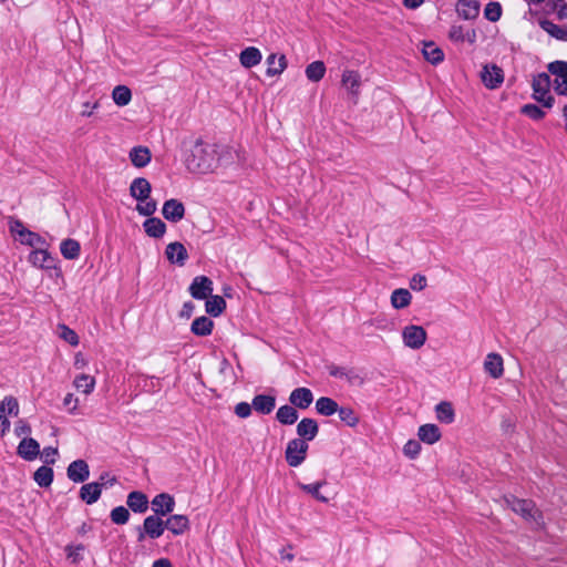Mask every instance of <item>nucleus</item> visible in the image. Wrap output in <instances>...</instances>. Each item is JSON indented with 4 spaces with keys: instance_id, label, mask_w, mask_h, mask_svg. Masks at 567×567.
I'll return each mask as SVG.
<instances>
[{
    "instance_id": "nucleus-41",
    "label": "nucleus",
    "mask_w": 567,
    "mask_h": 567,
    "mask_svg": "<svg viewBox=\"0 0 567 567\" xmlns=\"http://www.w3.org/2000/svg\"><path fill=\"white\" fill-rule=\"evenodd\" d=\"M112 99L116 105L125 106L132 100V92L126 85H117L113 89Z\"/></svg>"
},
{
    "instance_id": "nucleus-55",
    "label": "nucleus",
    "mask_w": 567,
    "mask_h": 567,
    "mask_svg": "<svg viewBox=\"0 0 567 567\" xmlns=\"http://www.w3.org/2000/svg\"><path fill=\"white\" fill-rule=\"evenodd\" d=\"M426 277L415 274L410 280V288L414 291H421L426 287Z\"/></svg>"
},
{
    "instance_id": "nucleus-57",
    "label": "nucleus",
    "mask_w": 567,
    "mask_h": 567,
    "mask_svg": "<svg viewBox=\"0 0 567 567\" xmlns=\"http://www.w3.org/2000/svg\"><path fill=\"white\" fill-rule=\"evenodd\" d=\"M59 451L56 447H44L42 452V457L45 464L51 465L55 463V457L58 456Z\"/></svg>"
},
{
    "instance_id": "nucleus-10",
    "label": "nucleus",
    "mask_w": 567,
    "mask_h": 567,
    "mask_svg": "<svg viewBox=\"0 0 567 567\" xmlns=\"http://www.w3.org/2000/svg\"><path fill=\"white\" fill-rule=\"evenodd\" d=\"M481 79L487 89L495 90L504 82V72L496 64H485L481 72Z\"/></svg>"
},
{
    "instance_id": "nucleus-51",
    "label": "nucleus",
    "mask_w": 567,
    "mask_h": 567,
    "mask_svg": "<svg viewBox=\"0 0 567 567\" xmlns=\"http://www.w3.org/2000/svg\"><path fill=\"white\" fill-rule=\"evenodd\" d=\"M84 549L85 547L82 544H79L76 546L69 545L65 547L66 556L69 559L72 560L73 564H76L83 559L82 554Z\"/></svg>"
},
{
    "instance_id": "nucleus-20",
    "label": "nucleus",
    "mask_w": 567,
    "mask_h": 567,
    "mask_svg": "<svg viewBox=\"0 0 567 567\" xmlns=\"http://www.w3.org/2000/svg\"><path fill=\"white\" fill-rule=\"evenodd\" d=\"M189 528L188 517L185 515H172L165 520V529L174 535H182Z\"/></svg>"
},
{
    "instance_id": "nucleus-32",
    "label": "nucleus",
    "mask_w": 567,
    "mask_h": 567,
    "mask_svg": "<svg viewBox=\"0 0 567 567\" xmlns=\"http://www.w3.org/2000/svg\"><path fill=\"white\" fill-rule=\"evenodd\" d=\"M29 261L35 267L50 269L52 267L53 259L47 250L37 249L31 251L29 255Z\"/></svg>"
},
{
    "instance_id": "nucleus-25",
    "label": "nucleus",
    "mask_w": 567,
    "mask_h": 567,
    "mask_svg": "<svg viewBox=\"0 0 567 567\" xmlns=\"http://www.w3.org/2000/svg\"><path fill=\"white\" fill-rule=\"evenodd\" d=\"M341 84L353 96H358L359 95V89L361 86V75L357 71L346 70L342 73Z\"/></svg>"
},
{
    "instance_id": "nucleus-58",
    "label": "nucleus",
    "mask_w": 567,
    "mask_h": 567,
    "mask_svg": "<svg viewBox=\"0 0 567 567\" xmlns=\"http://www.w3.org/2000/svg\"><path fill=\"white\" fill-rule=\"evenodd\" d=\"M553 9L556 11L559 20L567 19V2L565 0H555Z\"/></svg>"
},
{
    "instance_id": "nucleus-33",
    "label": "nucleus",
    "mask_w": 567,
    "mask_h": 567,
    "mask_svg": "<svg viewBox=\"0 0 567 567\" xmlns=\"http://www.w3.org/2000/svg\"><path fill=\"white\" fill-rule=\"evenodd\" d=\"M338 403L328 396H321L316 401V411L323 416H331L338 411Z\"/></svg>"
},
{
    "instance_id": "nucleus-62",
    "label": "nucleus",
    "mask_w": 567,
    "mask_h": 567,
    "mask_svg": "<svg viewBox=\"0 0 567 567\" xmlns=\"http://www.w3.org/2000/svg\"><path fill=\"white\" fill-rule=\"evenodd\" d=\"M450 39L453 41H463L464 34L462 27H452L450 30Z\"/></svg>"
},
{
    "instance_id": "nucleus-48",
    "label": "nucleus",
    "mask_w": 567,
    "mask_h": 567,
    "mask_svg": "<svg viewBox=\"0 0 567 567\" xmlns=\"http://www.w3.org/2000/svg\"><path fill=\"white\" fill-rule=\"evenodd\" d=\"M111 520L116 525H124L130 519V512L124 506H117L111 511Z\"/></svg>"
},
{
    "instance_id": "nucleus-44",
    "label": "nucleus",
    "mask_w": 567,
    "mask_h": 567,
    "mask_svg": "<svg viewBox=\"0 0 567 567\" xmlns=\"http://www.w3.org/2000/svg\"><path fill=\"white\" fill-rule=\"evenodd\" d=\"M326 484L324 481L322 482H317V483H313V484H303V483H299L298 486L306 493L310 494L312 497H315L317 501L319 502H322V503H327L329 499L328 497L323 496L321 493H320V488Z\"/></svg>"
},
{
    "instance_id": "nucleus-47",
    "label": "nucleus",
    "mask_w": 567,
    "mask_h": 567,
    "mask_svg": "<svg viewBox=\"0 0 567 567\" xmlns=\"http://www.w3.org/2000/svg\"><path fill=\"white\" fill-rule=\"evenodd\" d=\"M484 17L491 22L498 21L502 17L501 3L496 1L488 2L484 9Z\"/></svg>"
},
{
    "instance_id": "nucleus-31",
    "label": "nucleus",
    "mask_w": 567,
    "mask_h": 567,
    "mask_svg": "<svg viewBox=\"0 0 567 567\" xmlns=\"http://www.w3.org/2000/svg\"><path fill=\"white\" fill-rule=\"evenodd\" d=\"M423 56L432 64H439L444 60L443 51L433 42H425L422 49Z\"/></svg>"
},
{
    "instance_id": "nucleus-11",
    "label": "nucleus",
    "mask_w": 567,
    "mask_h": 567,
    "mask_svg": "<svg viewBox=\"0 0 567 567\" xmlns=\"http://www.w3.org/2000/svg\"><path fill=\"white\" fill-rule=\"evenodd\" d=\"M188 291L194 299H207L213 292V281L206 276H197L193 279Z\"/></svg>"
},
{
    "instance_id": "nucleus-43",
    "label": "nucleus",
    "mask_w": 567,
    "mask_h": 567,
    "mask_svg": "<svg viewBox=\"0 0 567 567\" xmlns=\"http://www.w3.org/2000/svg\"><path fill=\"white\" fill-rule=\"evenodd\" d=\"M337 413L339 414V419L348 426L354 427L359 423V416L355 414L354 410L350 406H339Z\"/></svg>"
},
{
    "instance_id": "nucleus-30",
    "label": "nucleus",
    "mask_w": 567,
    "mask_h": 567,
    "mask_svg": "<svg viewBox=\"0 0 567 567\" xmlns=\"http://www.w3.org/2000/svg\"><path fill=\"white\" fill-rule=\"evenodd\" d=\"M239 60L243 66L252 68L260 63L261 52L255 47H248L240 52Z\"/></svg>"
},
{
    "instance_id": "nucleus-60",
    "label": "nucleus",
    "mask_w": 567,
    "mask_h": 567,
    "mask_svg": "<svg viewBox=\"0 0 567 567\" xmlns=\"http://www.w3.org/2000/svg\"><path fill=\"white\" fill-rule=\"evenodd\" d=\"M14 434L17 436H28L29 434H31V426L29 425V423L24 420H19L16 424V427H14Z\"/></svg>"
},
{
    "instance_id": "nucleus-18",
    "label": "nucleus",
    "mask_w": 567,
    "mask_h": 567,
    "mask_svg": "<svg viewBox=\"0 0 567 567\" xmlns=\"http://www.w3.org/2000/svg\"><path fill=\"white\" fill-rule=\"evenodd\" d=\"M319 432L318 422L311 417H303L297 425V434L298 439L307 441H312Z\"/></svg>"
},
{
    "instance_id": "nucleus-29",
    "label": "nucleus",
    "mask_w": 567,
    "mask_h": 567,
    "mask_svg": "<svg viewBox=\"0 0 567 567\" xmlns=\"http://www.w3.org/2000/svg\"><path fill=\"white\" fill-rule=\"evenodd\" d=\"M299 414L291 404H285L277 410L276 419L282 425H292L297 422Z\"/></svg>"
},
{
    "instance_id": "nucleus-8",
    "label": "nucleus",
    "mask_w": 567,
    "mask_h": 567,
    "mask_svg": "<svg viewBox=\"0 0 567 567\" xmlns=\"http://www.w3.org/2000/svg\"><path fill=\"white\" fill-rule=\"evenodd\" d=\"M548 72L555 76L554 89L558 95L567 96V62L556 60L547 65Z\"/></svg>"
},
{
    "instance_id": "nucleus-24",
    "label": "nucleus",
    "mask_w": 567,
    "mask_h": 567,
    "mask_svg": "<svg viewBox=\"0 0 567 567\" xmlns=\"http://www.w3.org/2000/svg\"><path fill=\"white\" fill-rule=\"evenodd\" d=\"M456 12L465 20L475 19L480 12V3L476 0H458Z\"/></svg>"
},
{
    "instance_id": "nucleus-56",
    "label": "nucleus",
    "mask_w": 567,
    "mask_h": 567,
    "mask_svg": "<svg viewBox=\"0 0 567 567\" xmlns=\"http://www.w3.org/2000/svg\"><path fill=\"white\" fill-rule=\"evenodd\" d=\"M252 403L240 402L235 406V413L241 419H246L251 414Z\"/></svg>"
},
{
    "instance_id": "nucleus-45",
    "label": "nucleus",
    "mask_w": 567,
    "mask_h": 567,
    "mask_svg": "<svg viewBox=\"0 0 567 567\" xmlns=\"http://www.w3.org/2000/svg\"><path fill=\"white\" fill-rule=\"evenodd\" d=\"M74 385L85 394H90L95 386V379L89 374H81L75 378Z\"/></svg>"
},
{
    "instance_id": "nucleus-17",
    "label": "nucleus",
    "mask_w": 567,
    "mask_h": 567,
    "mask_svg": "<svg viewBox=\"0 0 567 567\" xmlns=\"http://www.w3.org/2000/svg\"><path fill=\"white\" fill-rule=\"evenodd\" d=\"M313 401V394L310 389L301 386L291 391L289 402L295 408L306 410Z\"/></svg>"
},
{
    "instance_id": "nucleus-28",
    "label": "nucleus",
    "mask_w": 567,
    "mask_h": 567,
    "mask_svg": "<svg viewBox=\"0 0 567 567\" xmlns=\"http://www.w3.org/2000/svg\"><path fill=\"white\" fill-rule=\"evenodd\" d=\"M214 322L206 316L196 318L190 326V331L198 337H207L212 333Z\"/></svg>"
},
{
    "instance_id": "nucleus-2",
    "label": "nucleus",
    "mask_w": 567,
    "mask_h": 567,
    "mask_svg": "<svg viewBox=\"0 0 567 567\" xmlns=\"http://www.w3.org/2000/svg\"><path fill=\"white\" fill-rule=\"evenodd\" d=\"M152 186L151 183L144 177H136L130 185V195L138 202L136 210L142 216H152L156 209L157 204L151 199Z\"/></svg>"
},
{
    "instance_id": "nucleus-3",
    "label": "nucleus",
    "mask_w": 567,
    "mask_h": 567,
    "mask_svg": "<svg viewBox=\"0 0 567 567\" xmlns=\"http://www.w3.org/2000/svg\"><path fill=\"white\" fill-rule=\"evenodd\" d=\"M505 503L512 508L513 512L520 515L528 522H534L537 525L542 524L543 515L537 509L535 503L530 499H520L515 496L505 497Z\"/></svg>"
},
{
    "instance_id": "nucleus-12",
    "label": "nucleus",
    "mask_w": 567,
    "mask_h": 567,
    "mask_svg": "<svg viewBox=\"0 0 567 567\" xmlns=\"http://www.w3.org/2000/svg\"><path fill=\"white\" fill-rule=\"evenodd\" d=\"M175 508V499L171 494L161 493L152 499V511L156 516H166Z\"/></svg>"
},
{
    "instance_id": "nucleus-37",
    "label": "nucleus",
    "mask_w": 567,
    "mask_h": 567,
    "mask_svg": "<svg viewBox=\"0 0 567 567\" xmlns=\"http://www.w3.org/2000/svg\"><path fill=\"white\" fill-rule=\"evenodd\" d=\"M268 69L266 71L267 75L274 76L284 72L287 68V60L285 55H280L277 59L276 54H270L267 58Z\"/></svg>"
},
{
    "instance_id": "nucleus-5",
    "label": "nucleus",
    "mask_w": 567,
    "mask_h": 567,
    "mask_svg": "<svg viewBox=\"0 0 567 567\" xmlns=\"http://www.w3.org/2000/svg\"><path fill=\"white\" fill-rule=\"evenodd\" d=\"M109 473H102L99 482L87 483L80 488V498L87 505H92L99 501L102 494V488L113 486L116 483V477L110 478L104 483V477H107Z\"/></svg>"
},
{
    "instance_id": "nucleus-49",
    "label": "nucleus",
    "mask_w": 567,
    "mask_h": 567,
    "mask_svg": "<svg viewBox=\"0 0 567 567\" xmlns=\"http://www.w3.org/2000/svg\"><path fill=\"white\" fill-rule=\"evenodd\" d=\"M520 112L535 121L542 120L545 116V112L536 104H525L522 106Z\"/></svg>"
},
{
    "instance_id": "nucleus-19",
    "label": "nucleus",
    "mask_w": 567,
    "mask_h": 567,
    "mask_svg": "<svg viewBox=\"0 0 567 567\" xmlns=\"http://www.w3.org/2000/svg\"><path fill=\"white\" fill-rule=\"evenodd\" d=\"M126 504L134 513L143 514L148 509V498L141 491H133L126 497Z\"/></svg>"
},
{
    "instance_id": "nucleus-15",
    "label": "nucleus",
    "mask_w": 567,
    "mask_h": 567,
    "mask_svg": "<svg viewBox=\"0 0 567 567\" xmlns=\"http://www.w3.org/2000/svg\"><path fill=\"white\" fill-rule=\"evenodd\" d=\"M66 475L74 483H84L90 477L89 464L84 460H75L69 464Z\"/></svg>"
},
{
    "instance_id": "nucleus-54",
    "label": "nucleus",
    "mask_w": 567,
    "mask_h": 567,
    "mask_svg": "<svg viewBox=\"0 0 567 567\" xmlns=\"http://www.w3.org/2000/svg\"><path fill=\"white\" fill-rule=\"evenodd\" d=\"M329 374L334 378H346L348 381H352V372L347 371L342 367H338L336 364H331L328 367Z\"/></svg>"
},
{
    "instance_id": "nucleus-21",
    "label": "nucleus",
    "mask_w": 567,
    "mask_h": 567,
    "mask_svg": "<svg viewBox=\"0 0 567 567\" xmlns=\"http://www.w3.org/2000/svg\"><path fill=\"white\" fill-rule=\"evenodd\" d=\"M252 408L260 414H269L276 406V398L268 394H257L252 399Z\"/></svg>"
},
{
    "instance_id": "nucleus-64",
    "label": "nucleus",
    "mask_w": 567,
    "mask_h": 567,
    "mask_svg": "<svg viewBox=\"0 0 567 567\" xmlns=\"http://www.w3.org/2000/svg\"><path fill=\"white\" fill-rule=\"evenodd\" d=\"M83 110L81 112L82 116H91L93 114V110L99 107V102H95L94 104H90V102H85L82 105Z\"/></svg>"
},
{
    "instance_id": "nucleus-27",
    "label": "nucleus",
    "mask_w": 567,
    "mask_h": 567,
    "mask_svg": "<svg viewBox=\"0 0 567 567\" xmlns=\"http://www.w3.org/2000/svg\"><path fill=\"white\" fill-rule=\"evenodd\" d=\"M151 151L145 146H135L130 152V159L135 167H145L151 162Z\"/></svg>"
},
{
    "instance_id": "nucleus-63",
    "label": "nucleus",
    "mask_w": 567,
    "mask_h": 567,
    "mask_svg": "<svg viewBox=\"0 0 567 567\" xmlns=\"http://www.w3.org/2000/svg\"><path fill=\"white\" fill-rule=\"evenodd\" d=\"M195 309V305L192 301H187L183 305L181 317L190 318Z\"/></svg>"
},
{
    "instance_id": "nucleus-39",
    "label": "nucleus",
    "mask_w": 567,
    "mask_h": 567,
    "mask_svg": "<svg viewBox=\"0 0 567 567\" xmlns=\"http://www.w3.org/2000/svg\"><path fill=\"white\" fill-rule=\"evenodd\" d=\"M206 312L213 317H218L226 308V301L220 296H210L205 303Z\"/></svg>"
},
{
    "instance_id": "nucleus-4",
    "label": "nucleus",
    "mask_w": 567,
    "mask_h": 567,
    "mask_svg": "<svg viewBox=\"0 0 567 567\" xmlns=\"http://www.w3.org/2000/svg\"><path fill=\"white\" fill-rule=\"evenodd\" d=\"M533 97L542 103L544 107L551 109L555 102L553 95L549 94L550 76L543 72L534 76L532 82Z\"/></svg>"
},
{
    "instance_id": "nucleus-38",
    "label": "nucleus",
    "mask_w": 567,
    "mask_h": 567,
    "mask_svg": "<svg viewBox=\"0 0 567 567\" xmlns=\"http://www.w3.org/2000/svg\"><path fill=\"white\" fill-rule=\"evenodd\" d=\"M53 470L50 466H40L33 473V480L40 487H49L53 482Z\"/></svg>"
},
{
    "instance_id": "nucleus-52",
    "label": "nucleus",
    "mask_w": 567,
    "mask_h": 567,
    "mask_svg": "<svg viewBox=\"0 0 567 567\" xmlns=\"http://www.w3.org/2000/svg\"><path fill=\"white\" fill-rule=\"evenodd\" d=\"M421 452V444L416 440H410L405 443L403 447V453L405 456L410 458H415Z\"/></svg>"
},
{
    "instance_id": "nucleus-40",
    "label": "nucleus",
    "mask_w": 567,
    "mask_h": 567,
    "mask_svg": "<svg viewBox=\"0 0 567 567\" xmlns=\"http://www.w3.org/2000/svg\"><path fill=\"white\" fill-rule=\"evenodd\" d=\"M306 76L311 82H319L326 73V65L322 61H315L307 65Z\"/></svg>"
},
{
    "instance_id": "nucleus-34",
    "label": "nucleus",
    "mask_w": 567,
    "mask_h": 567,
    "mask_svg": "<svg viewBox=\"0 0 567 567\" xmlns=\"http://www.w3.org/2000/svg\"><path fill=\"white\" fill-rule=\"evenodd\" d=\"M435 413H436V419L442 423L451 424L454 422L455 413H454V409L450 402H446V401L440 402L435 406Z\"/></svg>"
},
{
    "instance_id": "nucleus-1",
    "label": "nucleus",
    "mask_w": 567,
    "mask_h": 567,
    "mask_svg": "<svg viewBox=\"0 0 567 567\" xmlns=\"http://www.w3.org/2000/svg\"><path fill=\"white\" fill-rule=\"evenodd\" d=\"M216 151L214 145L196 141L185 157V165L192 173L205 174L216 166Z\"/></svg>"
},
{
    "instance_id": "nucleus-53",
    "label": "nucleus",
    "mask_w": 567,
    "mask_h": 567,
    "mask_svg": "<svg viewBox=\"0 0 567 567\" xmlns=\"http://www.w3.org/2000/svg\"><path fill=\"white\" fill-rule=\"evenodd\" d=\"M60 329H61L60 337L64 341H66L71 346H78L79 344V337H78V334L75 333L74 330L70 329L65 324H61Z\"/></svg>"
},
{
    "instance_id": "nucleus-59",
    "label": "nucleus",
    "mask_w": 567,
    "mask_h": 567,
    "mask_svg": "<svg viewBox=\"0 0 567 567\" xmlns=\"http://www.w3.org/2000/svg\"><path fill=\"white\" fill-rule=\"evenodd\" d=\"M10 231L18 236V238L21 236L22 231L27 228L24 227L23 223L20 219H17L14 217H9L8 220Z\"/></svg>"
},
{
    "instance_id": "nucleus-16",
    "label": "nucleus",
    "mask_w": 567,
    "mask_h": 567,
    "mask_svg": "<svg viewBox=\"0 0 567 567\" xmlns=\"http://www.w3.org/2000/svg\"><path fill=\"white\" fill-rule=\"evenodd\" d=\"M17 454L24 461H33L40 454V444L32 437H23L17 447Z\"/></svg>"
},
{
    "instance_id": "nucleus-36",
    "label": "nucleus",
    "mask_w": 567,
    "mask_h": 567,
    "mask_svg": "<svg viewBox=\"0 0 567 567\" xmlns=\"http://www.w3.org/2000/svg\"><path fill=\"white\" fill-rule=\"evenodd\" d=\"M60 250L65 259L73 260L80 256L81 246L75 239H64L61 243Z\"/></svg>"
},
{
    "instance_id": "nucleus-23",
    "label": "nucleus",
    "mask_w": 567,
    "mask_h": 567,
    "mask_svg": "<svg viewBox=\"0 0 567 567\" xmlns=\"http://www.w3.org/2000/svg\"><path fill=\"white\" fill-rule=\"evenodd\" d=\"M148 217L150 218L143 223L144 231L152 238H162L166 233L165 223L157 217Z\"/></svg>"
},
{
    "instance_id": "nucleus-13",
    "label": "nucleus",
    "mask_w": 567,
    "mask_h": 567,
    "mask_svg": "<svg viewBox=\"0 0 567 567\" xmlns=\"http://www.w3.org/2000/svg\"><path fill=\"white\" fill-rule=\"evenodd\" d=\"M162 214L166 220L178 223L185 216V206L181 200L171 198L164 203Z\"/></svg>"
},
{
    "instance_id": "nucleus-7",
    "label": "nucleus",
    "mask_w": 567,
    "mask_h": 567,
    "mask_svg": "<svg viewBox=\"0 0 567 567\" xmlns=\"http://www.w3.org/2000/svg\"><path fill=\"white\" fill-rule=\"evenodd\" d=\"M309 446L308 443L301 439L290 440L287 444L285 457L286 462L291 467H297L302 464L306 460L307 451Z\"/></svg>"
},
{
    "instance_id": "nucleus-46",
    "label": "nucleus",
    "mask_w": 567,
    "mask_h": 567,
    "mask_svg": "<svg viewBox=\"0 0 567 567\" xmlns=\"http://www.w3.org/2000/svg\"><path fill=\"white\" fill-rule=\"evenodd\" d=\"M0 413L2 415L7 413L9 415L17 416L19 414L18 400L12 395L4 396L3 400L0 402Z\"/></svg>"
},
{
    "instance_id": "nucleus-61",
    "label": "nucleus",
    "mask_w": 567,
    "mask_h": 567,
    "mask_svg": "<svg viewBox=\"0 0 567 567\" xmlns=\"http://www.w3.org/2000/svg\"><path fill=\"white\" fill-rule=\"evenodd\" d=\"M63 404L65 408L69 409L70 413H74V411L78 408V399L74 398L72 393H69L65 395V398L63 400Z\"/></svg>"
},
{
    "instance_id": "nucleus-6",
    "label": "nucleus",
    "mask_w": 567,
    "mask_h": 567,
    "mask_svg": "<svg viewBox=\"0 0 567 567\" xmlns=\"http://www.w3.org/2000/svg\"><path fill=\"white\" fill-rule=\"evenodd\" d=\"M164 532L165 520L159 516L150 515L144 519L143 525L137 527V540L143 542L146 536L152 539H157Z\"/></svg>"
},
{
    "instance_id": "nucleus-42",
    "label": "nucleus",
    "mask_w": 567,
    "mask_h": 567,
    "mask_svg": "<svg viewBox=\"0 0 567 567\" xmlns=\"http://www.w3.org/2000/svg\"><path fill=\"white\" fill-rule=\"evenodd\" d=\"M540 28L546 31L548 34H550L553 38L559 40V41H566V32L564 31V28L554 23L550 20H540L539 21Z\"/></svg>"
},
{
    "instance_id": "nucleus-26",
    "label": "nucleus",
    "mask_w": 567,
    "mask_h": 567,
    "mask_svg": "<svg viewBox=\"0 0 567 567\" xmlns=\"http://www.w3.org/2000/svg\"><path fill=\"white\" fill-rule=\"evenodd\" d=\"M441 431L437 425L427 423L419 427L417 436L426 444H434L441 439Z\"/></svg>"
},
{
    "instance_id": "nucleus-22",
    "label": "nucleus",
    "mask_w": 567,
    "mask_h": 567,
    "mask_svg": "<svg viewBox=\"0 0 567 567\" xmlns=\"http://www.w3.org/2000/svg\"><path fill=\"white\" fill-rule=\"evenodd\" d=\"M485 371L494 379H498L503 375V359L497 353L487 354L484 361Z\"/></svg>"
},
{
    "instance_id": "nucleus-14",
    "label": "nucleus",
    "mask_w": 567,
    "mask_h": 567,
    "mask_svg": "<svg viewBox=\"0 0 567 567\" xmlns=\"http://www.w3.org/2000/svg\"><path fill=\"white\" fill-rule=\"evenodd\" d=\"M165 256L171 264L179 267H183L188 259L187 249L179 241L169 243L165 248Z\"/></svg>"
},
{
    "instance_id": "nucleus-50",
    "label": "nucleus",
    "mask_w": 567,
    "mask_h": 567,
    "mask_svg": "<svg viewBox=\"0 0 567 567\" xmlns=\"http://www.w3.org/2000/svg\"><path fill=\"white\" fill-rule=\"evenodd\" d=\"M21 231H22V234L19 237V240L21 244L34 247L38 244L42 243L41 236L38 235L37 233H33L29 229L21 230Z\"/></svg>"
},
{
    "instance_id": "nucleus-35",
    "label": "nucleus",
    "mask_w": 567,
    "mask_h": 567,
    "mask_svg": "<svg viewBox=\"0 0 567 567\" xmlns=\"http://www.w3.org/2000/svg\"><path fill=\"white\" fill-rule=\"evenodd\" d=\"M412 300V296L408 289H395L391 295V305L394 309L406 308Z\"/></svg>"
},
{
    "instance_id": "nucleus-9",
    "label": "nucleus",
    "mask_w": 567,
    "mask_h": 567,
    "mask_svg": "<svg viewBox=\"0 0 567 567\" xmlns=\"http://www.w3.org/2000/svg\"><path fill=\"white\" fill-rule=\"evenodd\" d=\"M426 331L421 326H406L402 331L403 342L411 349H420L426 341Z\"/></svg>"
}]
</instances>
